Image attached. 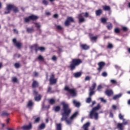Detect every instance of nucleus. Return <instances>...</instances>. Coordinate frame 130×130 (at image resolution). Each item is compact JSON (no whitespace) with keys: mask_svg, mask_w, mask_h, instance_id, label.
<instances>
[{"mask_svg":"<svg viewBox=\"0 0 130 130\" xmlns=\"http://www.w3.org/2000/svg\"><path fill=\"white\" fill-rule=\"evenodd\" d=\"M56 130H62V126L61 123H56Z\"/></svg>","mask_w":130,"mask_h":130,"instance_id":"nucleus-22","label":"nucleus"},{"mask_svg":"<svg viewBox=\"0 0 130 130\" xmlns=\"http://www.w3.org/2000/svg\"><path fill=\"white\" fill-rule=\"evenodd\" d=\"M83 13H81L78 15V20H79V23H84L86 21V19L85 18L83 17Z\"/></svg>","mask_w":130,"mask_h":130,"instance_id":"nucleus-13","label":"nucleus"},{"mask_svg":"<svg viewBox=\"0 0 130 130\" xmlns=\"http://www.w3.org/2000/svg\"><path fill=\"white\" fill-rule=\"evenodd\" d=\"M42 4L44 5V6H48V2L47 0H43Z\"/></svg>","mask_w":130,"mask_h":130,"instance_id":"nucleus-44","label":"nucleus"},{"mask_svg":"<svg viewBox=\"0 0 130 130\" xmlns=\"http://www.w3.org/2000/svg\"><path fill=\"white\" fill-rule=\"evenodd\" d=\"M34 76L35 77H37V76H38V73L37 72H35L34 73Z\"/></svg>","mask_w":130,"mask_h":130,"instance_id":"nucleus-63","label":"nucleus"},{"mask_svg":"<svg viewBox=\"0 0 130 130\" xmlns=\"http://www.w3.org/2000/svg\"><path fill=\"white\" fill-rule=\"evenodd\" d=\"M122 123H118L117 125V128H119L120 130H123V125H126L128 122L127 120H125V119H123Z\"/></svg>","mask_w":130,"mask_h":130,"instance_id":"nucleus-9","label":"nucleus"},{"mask_svg":"<svg viewBox=\"0 0 130 130\" xmlns=\"http://www.w3.org/2000/svg\"><path fill=\"white\" fill-rule=\"evenodd\" d=\"M80 47H81L82 49L83 50H88V49H89L90 46H88L87 44H81L80 45Z\"/></svg>","mask_w":130,"mask_h":130,"instance_id":"nucleus-19","label":"nucleus"},{"mask_svg":"<svg viewBox=\"0 0 130 130\" xmlns=\"http://www.w3.org/2000/svg\"><path fill=\"white\" fill-rule=\"evenodd\" d=\"M107 28L108 30H111V29L113 28V25H112V23L109 22L108 24L107 25Z\"/></svg>","mask_w":130,"mask_h":130,"instance_id":"nucleus-30","label":"nucleus"},{"mask_svg":"<svg viewBox=\"0 0 130 130\" xmlns=\"http://www.w3.org/2000/svg\"><path fill=\"white\" fill-rule=\"evenodd\" d=\"M46 15L47 16H50V15H51V14L50 13V12H46Z\"/></svg>","mask_w":130,"mask_h":130,"instance_id":"nucleus-61","label":"nucleus"},{"mask_svg":"<svg viewBox=\"0 0 130 130\" xmlns=\"http://www.w3.org/2000/svg\"><path fill=\"white\" fill-rule=\"evenodd\" d=\"M90 80H91V77L89 76H86L84 79L85 81H90Z\"/></svg>","mask_w":130,"mask_h":130,"instance_id":"nucleus-52","label":"nucleus"},{"mask_svg":"<svg viewBox=\"0 0 130 130\" xmlns=\"http://www.w3.org/2000/svg\"><path fill=\"white\" fill-rule=\"evenodd\" d=\"M71 23H75V19L72 17H68L65 21L64 25L66 27H68L71 25Z\"/></svg>","mask_w":130,"mask_h":130,"instance_id":"nucleus-8","label":"nucleus"},{"mask_svg":"<svg viewBox=\"0 0 130 130\" xmlns=\"http://www.w3.org/2000/svg\"><path fill=\"white\" fill-rule=\"evenodd\" d=\"M114 32L116 33V34H119V33H120V29H119L118 27L115 28L114 29Z\"/></svg>","mask_w":130,"mask_h":130,"instance_id":"nucleus-35","label":"nucleus"},{"mask_svg":"<svg viewBox=\"0 0 130 130\" xmlns=\"http://www.w3.org/2000/svg\"><path fill=\"white\" fill-rule=\"evenodd\" d=\"M56 28L57 30H59L60 31L63 29V27H62V26L61 25H56Z\"/></svg>","mask_w":130,"mask_h":130,"instance_id":"nucleus-43","label":"nucleus"},{"mask_svg":"<svg viewBox=\"0 0 130 130\" xmlns=\"http://www.w3.org/2000/svg\"><path fill=\"white\" fill-rule=\"evenodd\" d=\"M49 103L51 105H53L54 104H55V100L54 99H50L49 100Z\"/></svg>","mask_w":130,"mask_h":130,"instance_id":"nucleus-28","label":"nucleus"},{"mask_svg":"<svg viewBox=\"0 0 130 130\" xmlns=\"http://www.w3.org/2000/svg\"><path fill=\"white\" fill-rule=\"evenodd\" d=\"M111 84H112L113 85H117V81L114 79H111L110 80Z\"/></svg>","mask_w":130,"mask_h":130,"instance_id":"nucleus-38","label":"nucleus"},{"mask_svg":"<svg viewBox=\"0 0 130 130\" xmlns=\"http://www.w3.org/2000/svg\"><path fill=\"white\" fill-rule=\"evenodd\" d=\"M97 86V84L96 83L94 82L92 84L91 87H89V90H94L95 88H96V86Z\"/></svg>","mask_w":130,"mask_h":130,"instance_id":"nucleus-29","label":"nucleus"},{"mask_svg":"<svg viewBox=\"0 0 130 130\" xmlns=\"http://www.w3.org/2000/svg\"><path fill=\"white\" fill-rule=\"evenodd\" d=\"M100 100H101V102H103V103H106L107 102L106 100H104L103 98H100Z\"/></svg>","mask_w":130,"mask_h":130,"instance_id":"nucleus-51","label":"nucleus"},{"mask_svg":"<svg viewBox=\"0 0 130 130\" xmlns=\"http://www.w3.org/2000/svg\"><path fill=\"white\" fill-rule=\"evenodd\" d=\"M64 91L68 92L72 97H76L77 96V90L75 88H71L69 86H65L64 88Z\"/></svg>","mask_w":130,"mask_h":130,"instance_id":"nucleus-5","label":"nucleus"},{"mask_svg":"<svg viewBox=\"0 0 130 130\" xmlns=\"http://www.w3.org/2000/svg\"><path fill=\"white\" fill-rule=\"evenodd\" d=\"M39 121H40V117H38L37 118L35 119V122L36 123H38V122H39Z\"/></svg>","mask_w":130,"mask_h":130,"instance_id":"nucleus-47","label":"nucleus"},{"mask_svg":"<svg viewBox=\"0 0 130 130\" xmlns=\"http://www.w3.org/2000/svg\"><path fill=\"white\" fill-rule=\"evenodd\" d=\"M14 67L16 69H19L21 67V64L19 62L15 63L14 64Z\"/></svg>","mask_w":130,"mask_h":130,"instance_id":"nucleus-36","label":"nucleus"},{"mask_svg":"<svg viewBox=\"0 0 130 130\" xmlns=\"http://www.w3.org/2000/svg\"><path fill=\"white\" fill-rule=\"evenodd\" d=\"M103 9L104 11H108V12H110V11H111V8H110V6H107V5L103 6Z\"/></svg>","mask_w":130,"mask_h":130,"instance_id":"nucleus-21","label":"nucleus"},{"mask_svg":"<svg viewBox=\"0 0 130 130\" xmlns=\"http://www.w3.org/2000/svg\"><path fill=\"white\" fill-rule=\"evenodd\" d=\"M105 93L108 97H110V96L113 95V91L111 89H107Z\"/></svg>","mask_w":130,"mask_h":130,"instance_id":"nucleus-16","label":"nucleus"},{"mask_svg":"<svg viewBox=\"0 0 130 130\" xmlns=\"http://www.w3.org/2000/svg\"><path fill=\"white\" fill-rule=\"evenodd\" d=\"M112 108L113 109H114V110H115V109H116V108H117L116 106L115 105H113L112 106Z\"/></svg>","mask_w":130,"mask_h":130,"instance_id":"nucleus-59","label":"nucleus"},{"mask_svg":"<svg viewBox=\"0 0 130 130\" xmlns=\"http://www.w3.org/2000/svg\"><path fill=\"white\" fill-rule=\"evenodd\" d=\"M12 42L13 43L14 45L15 46V47L18 49H20L23 45V44H22V43L20 42H17L16 38L13 39Z\"/></svg>","mask_w":130,"mask_h":130,"instance_id":"nucleus-10","label":"nucleus"},{"mask_svg":"<svg viewBox=\"0 0 130 130\" xmlns=\"http://www.w3.org/2000/svg\"><path fill=\"white\" fill-rule=\"evenodd\" d=\"M73 104L75 106V107H80L81 106V103L77 102L76 100H74L73 101Z\"/></svg>","mask_w":130,"mask_h":130,"instance_id":"nucleus-26","label":"nucleus"},{"mask_svg":"<svg viewBox=\"0 0 130 130\" xmlns=\"http://www.w3.org/2000/svg\"><path fill=\"white\" fill-rule=\"evenodd\" d=\"M12 82L13 83H18V79L16 77H13L12 78Z\"/></svg>","mask_w":130,"mask_h":130,"instance_id":"nucleus-50","label":"nucleus"},{"mask_svg":"<svg viewBox=\"0 0 130 130\" xmlns=\"http://www.w3.org/2000/svg\"><path fill=\"white\" fill-rule=\"evenodd\" d=\"M91 101H92V99L90 96L86 99V103H91Z\"/></svg>","mask_w":130,"mask_h":130,"instance_id":"nucleus-49","label":"nucleus"},{"mask_svg":"<svg viewBox=\"0 0 130 130\" xmlns=\"http://www.w3.org/2000/svg\"><path fill=\"white\" fill-rule=\"evenodd\" d=\"M30 49H33V48H34L35 51H36V52H38V50H39V47L37 44L30 46Z\"/></svg>","mask_w":130,"mask_h":130,"instance_id":"nucleus-17","label":"nucleus"},{"mask_svg":"<svg viewBox=\"0 0 130 130\" xmlns=\"http://www.w3.org/2000/svg\"><path fill=\"white\" fill-rule=\"evenodd\" d=\"M89 97H92V95H94L95 94V91L92 90H89Z\"/></svg>","mask_w":130,"mask_h":130,"instance_id":"nucleus-42","label":"nucleus"},{"mask_svg":"<svg viewBox=\"0 0 130 130\" xmlns=\"http://www.w3.org/2000/svg\"><path fill=\"white\" fill-rule=\"evenodd\" d=\"M103 13V11H102V10L99 9L98 10L95 11V15L96 16H101L102 14Z\"/></svg>","mask_w":130,"mask_h":130,"instance_id":"nucleus-23","label":"nucleus"},{"mask_svg":"<svg viewBox=\"0 0 130 130\" xmlns=\"http://www.w3.org/2000/svg\"><path fill=\"white\" fill-rule=\"evenodd\" d=\"M1 115L2 116H9L10 115V113L4 111L2 112Z\"/></svg>","mask_w":130,"mask_h":130,"instance_id":"nucleus-33","label":"nucleus"},{"mask_svg":"<svg viewBox=\"0 0 130 130\" xmlns=\"http://www.w3.org/2000/svg\"><path fill=\"white\" fill-rule=\"evenodd\" d=\"M6 11H5L4 14L5 15H8L11 13V12L13 11V13H19V8L17 6L14 5L13 4H8L5 8Z\"/></svg>","mask_w":130,"mask_h":130,"instance_id":"nucleus-3","label":"nucleus"},{"mask_svg":"<svg viewBox=\"0 0 130 130\" xmlns=\"http://www.w3.org/2000/svg\"><path fill=\"white\" fill-rule=\"evenodd\" d=\"M47 93H54V91H52L51 87L49 86L47 89Z\"/></svg>","mask_w":130,"mask_h":130,"instance_id":"nucleus-39","label":"nucleus"},{"mask_svg":"<svg viewBox=\"0 0 130 130\" xmlns=\"http://www.w3.org/2000/svg\"><path fill=\"white\" fill-rule=\"evenodd\" d=\"M22 129L30 130L32 129V123H29L28 125H25L21 127Z\"/></svg>","mask_w":130,"mask_h":130,"instance_id":"nucleus-14","label":"nucleus"},{"mask_svg":"<svg viewBox=\"0 0 130 130\" xmlns=\"http://www.w3.org/2000/svg\"><path fill=\"white\" fill-rule=\"evenodd\" d=\"M46 125H45V123H42L39 126V128L40 129H44L45 128V127Z\"/></svg>","mask_w":130,"mask_h":130,"instance_id":"nucleus-32","label":"nucleus"},{"mask_svg":"<svg viewBox=\"0 0 130 130\" xmlns=\"http://www.w3.org/2000/svg\"><path fill=\"white\" fill-rule=\"evenodd\" d=\"M115 69H119V66H118V65H115Z\"/></svg>","mask_w":130,"mask_h":130,"instance_id":"nucleus-64","label":"nucleus"},{"mask_svg":"<svg viewBox=\"0 0 130 130\" xmlns=\"http://www.w3.org/2000/svg\"><path fill=\"white\" fill-rule=\"evenodd\" d=\"M57 59V58L56 57L55 55H53L52 57V60H53L54 61H55Z\"/></svg>","mask_w":130,"mask_h":130,"instance_id":"nucleus-54","label":"nucleus"},{"mask_svg":"<svg viewBox=\"0 0 130 130\" xmlns=\"http://www.w3.org/2000/svg\"><path fill=\"white\" fill-rule=\"evenodd\" d=\"M102 89V86H101V85H99V86H98V88H97L98 91H100V89Z\"/></svg>","mask_w":130,"mask_h":130,"instance_id":"nucleus-57","label":"nucleus"},{"mask_svg":"<svg viewBox=\"0 0 130 130\" xmlns=\"http://www.w3.org/2000/svg\"><path fill=\"white\" fill-rule=\"evenodd\" d=\"M39 19V17L35 15H31L24 18L25 23H29L30 21H36Z\"/></svg>","mask_w":130,"mask_h":130,"instance_id":"nucleus-6","label":"nucleus"},{"mask_svg":"<svg viewBox=\"0 0 130 130\" xmlns=\"http://www.w3.org/2000/svg\"><path fill=\"white\" fill-rule=\"evenodd\" d=\"M99 68H98V71L99 72H101L102 71L103 67H105V62L103 61H101L98 63Z\"/></svg>","mask_w":130,"mask_h":130,"instance_id":"nucleus-12","label":"nucleus"},{"mask_svg":"<svg viewBox=\"0 0 130 130\" xmlns=\"http://www.w3.org/2000/svg\"><path fill=\"white\" fill-rule=\"evenodd\" d=\"M122 96V93H119L118 94H116L113 97V100H117L119 98H120Z\"/></svg>","mask_w":130,"mask_h":130,"instance_id":"nucleus-24","label":"nucleus"},{"mask_svg":"<svg viewBox=\"0 0 130 130\" xmlns=\"http://www.w3.org/2000/svg\"><path fill=\"white\" fill-rule=\"evenodd\" d=\"M53 109L55 112H58L60 111V106H56L53 108Z\"/></svg>","mask_w":130,"mask_h":130,"instance_id":"nucleus-25","label":"nucleus"},{"mask_svg":"<svg viewBox=\"0 0 130 130\" xmlns=\"http://www.w3.org/2000/svg\"><path fill=\"white\" fill-rule=\"evenodd\" d=\"M61 105H62V111L61 113L62 117L61 118V121H63L65 120L67 124L68 125H71L73 123V121L79 114L78 111L75 112L73 115L70 117V118L68 119V117L71 114L72 112V109L70 108V105L64 102H62L61 103Z\"/></svg>","mask_w":130,"mask_h":130,"instance_id":"nucleus-1","label":"nucleus"},{"mask_svg":"<svg viewBox=\"0 0 130 130\" xmlns=\"http://www.w3.org/2000/svg\"><path fill=\"white\" fill-rule=\"evenodd\" d=\"M34 95H36V96L35 97V101L38 102L41 100V98H42L41 94H38V91H37L36 89L34 90ZM37 95H38L37 96Z\"/></svg>","mask_w":130,"mask_h":130,"instance_id":"nucleus-11","label":"nucleus"},{"mask_svg":"<svg viewBox=\"0 0 130 130\" xmlns=\"http://www.w3.org/2000/svg\"><path fill=\"white\" fill-rule=\"evenodd\" d=\"M39 50H40V51H41V52H44V51H45V47H39Z\"/></svg>","mask_w":130,"mask_h":130,"instance_id":"nucleus-40","label":"nucleus"},{"mask_svg":"<svg viewBox=\"0 0 130 130\" xmlns=\"http://www.w3.org/2000/svg\"><path fill=\"white\" fill-rule=\"evenodd\" d=\"M26 31L28 33H33L34 32V28L33 27H27Z\"/></svg>","mask_w":130,"mask_h":130,"instance_id":"nucleus-27","label":"nucleus"},{"mask_svg":"<svg viewBox=\"0 0 130 130\" xmlns=\"http://www.w3.org/2000/svg\"><path fill=\"white\" fill-rule=\"evenodd\" d=\"M107 48H109V49H111V48H113V45H112V44L109 43L107 46Z\"/></svg>","mask_w":130,"mask_h":130,"instance_id":"nucleus-45","label":"nucleus"},{"mask_svg":"<svg viewBox=\"0 0 130 130\" xmlns=\"http://www.w3.org/2000/svg\"><path fill=\"white\" fill-rule=\"evenodd\" d=\"M13 31H14V33H15V34H18L19 33L18 30L17 29H13Z\"/></svg>","mask_w":130,"mask_h":130,"instance_id":"nucleus-58","label":"nucleus"},{"mask_svg":"<svg viewBox=\"0 0 130 130\" xmlns=\"http://www.w3.org/2000/svg\"><path fill=\"white\" fill-rule=\"evenodd\" d=\"M82 63L83 61L80 58L72 59V61L70 62L69 68L71 71H74V70H76V67L79 66Z\"/></svg>","mask_w":130,"mask_h":130,"instance_id":"nucleus-4","label":"nucleus"},{"mask_svg":"<svg viewBox=\"0 0 130 130\" xmlns=\"http://www.w3.org/2000/svg\"><path fill=\"white\" fill-rule=\"evenodd\" d=\"M53 18H55V19H57L58 18V14H54Z\"/></svg>","mask_w":130,"mask_h":130,"instance_id":"nucleus-56","label":"nucleus"},{"mask_svg":"<svg viewBox=\"0 0 130 130\" xmlns=\"http://www.w3.org/2000/svg\"><path fill=\"white\" fill-rule=\"evenodd\" d=\"M37 59L40 61H44V57L41 55H40L38 56Z\"/></svg>","mask_w":130,"mask_h":130,"instance_id":"nucleus-31","label":"nucleus"},{"mask_svg":"<svg viewBox=\"0 0 130 130\" xmlns=\"http://www.w3.org/2000/svg\"><path fill=\"white\" fill-rule=\"evenodd\" d=\"M102 77H107V73H106V72H104L102 73Z\"/></svg>","mask_w":130,"mask_h":130,"instance_id":"nucleus-53","label":"nucleus"},{"mask_svg":"<svg viewBox=\"0 0 130 130\" xmlns=\"http://www.w3.org/2000/svg\"><path fill=\"white\" fill-rule=\"evenodd\" d=\"M85 18H88L89 17V13L88 12H86L84 15Z\"/></svg>","mask_w":130,"mask_h":130,"instance_id":"nucleus-55","label":"nucleus"},{"mask_svg":"<svg viewBox=\"0 0 130 130\" xmlns=\"http://www.w3.org/2000/svg\"><path fill=\"white\" fill-rule=\"evenodd\" d=\"M110 117L113 118V113L111 112L110 113Z\"/></svg>","mask_w":130,"mask_h":130,"instance_id":"nucleus-62","label":"nucleus"},{"mask_svg":"<svg viewBox=\"0 0 130 130\" xmlns=\"http://www.w3.org/2000/svg\"><path fill=\"white\" fill-rule=\"evenodd\" d=\"M101 108V106H100V104H98L97 106L94 107L92 108L91 111H90L89 113V117L91 118V119H93V118H94L95 120H97L98 119L99 116L98 115V113L96 112V111H98V110H99Z\"/></svg>","mask_w":130,"mask_h":130,"instance_id":"nucleus-2","label":"nucleus"},{"mask_svg":"<svg viewBox=\"0 0 130 130\" xmlns=\"http://www.w3.org/2000/svg\"><path fill=\"white\" fill-rule=\"evenodd\" d=\"M83 73H82L81 72H76L74 73L73 76L74 77V78H80V77L82 76Z\"/></svg>","mask_w":130,"mask_h":130,"instance_id":"nucleus-20","label":"nucleus"},{"mask_svg":"<svg viewBox=\"0 0 130 130\" xmlns=\"http://www.w3.org/2000/svg\"><path fill=\"white\" fill-rule=\"evenodd\" d=\"M50 85H55L57 83V78H55V75L52 74L50 76Z\"/></svg>","mask_w":130,"mask_h":130,"instance_id":"nucleus-7","label":"nucleus"},{"mask_svg":"<svg viewBox=\"0 0 130 130\" xmlns=\"http://www.w3.org/2000/svg\"><path fill=\"white\" fill-rule=\"evenodd\" d=\"M38 87H39V82L36 80H34L31 84L32 89H36V88H38Z\"/></svg>","mask_w":130,"mask_h":130,"instance_id":"nucleus-15","label":"nucleus"},{"mask_svg":"<svg viewBox=\"0 0 130 130\" xmlns=\"http://www.w3.org/2000/svg\"><path fill=\"white\" fill-rule=\"evenodd\" d=\"M118 116H119V119H120L121 120H123V119H124L123 118V115H122L121 113H119Z\"/></svg>","mask_w":130,"mask_h":130,"instance_id":"nucleus-48","label":"nucleus"},{"mask_svg":"<svg viewBox=\"0 0 130 130\" xmlns=\"http://www.w3.org/2000/svg\"><path fill=\"white\" fill-rule=\"evenodd\" d=\"M101 22L102 23H103V24H105V23H107V18H104V17L102 18L101 19Z\"/></svg>","mask_w":130,"mask_h":130,"instance_id":"nucleus-34","label":"nucleus"},{"mask_svg":"<svg viewBox=\"0 0 130 130\" xmlns=\"http://www.w3.org/2000/svg\"><path fill=\"white\" fill-rule=\"evenodd\" d=\"M33 106V102L32 101H29L27 104V107H32Z\"/></svg>","mask_w":130,"mask_h":130,"instance_id":"nucleus-41","label":"nucleus"},{"mask_svg":"<svg viewBox=\"0 0 130 130\" xmlns=\"http://www.w3.org/2000/svg\"><path fill=\"white\" fill-rule=\"evenodd\" d=\"M91 41H96L98 39V36L93 37V34H90L89 35Z\"/></svg>","mask_w":130,"mask_h":130,"instance_id":"nucleus-18","label":"nucleus"},{"mask_svg":"<svg viewBox=\"0 0 130 130\" xmlns=\"http://www.w3.org/2000/svg\"><path fill=\"white\" fill-rule=\"evenodd\" d=\"M122 31H123V32H127V31H128V28H127V27H125V26H123L122 27Z\"/></svg>","mask_w":130,"mask_h":130,"instance_id":"nucleus-46","label":"nucleus"},{"mask_svg":"<svg viewBox=\"0 0 130 130\" xmlns=\"http://www.w3.org/2000/svg\"><path fill=\"white\" fill-rule=\"evenodd\" d=\"M34 24L35 25V27L37 28V29L40 28V27H41V25H40V24L38 22H34Z\"/></svg>","mask_w":130,"mask_h":130,"instance_id":"nucleus-37","label":"nucleus"},{"mask_svg":"<svg viewBox=\"0 0 130 130\" xmlns=\"http://www.w3.org/2000/svg\"><path fill=\"white\" fill-rule=\"evenodd\" d=\"M58 50L59 52H62V49H61L59 47L58 48Z\"/></svg>","mask_w":130,"mask_h":130,"instance_id":"nucleus-60","label":"nucleus"}]
</instances>
